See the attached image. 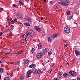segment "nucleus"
I'll return each mask as SVG.
<instances>
[{"label":"nucleus","mask_w":80,"mask_h":80,"mask_svg":"<svg viewBox=\"0 0 80 80\" xmlns=\"http://www.w3.org/2000/svg\"><path fill=\"white\" fill-rule=\"evenodd\" d=\"M59 35L58 33H56L51 37V39L50 38H48V41L49 42H51V40H53L55 38H57Z\"/></svg>","instance_id":"nucleus-1"},{"label":"nucleus","mask_w":80,"mask_h":80,"mask_svg":"<svg viewBox=\"0 0 80 80\" xmlns=\"http://www.w3.org/2000/svg\"><path fill=\"white\" fill-rule=\"evenodd\" d=\"M64 30L66 33L68 34L70 32V28L68 26H66L64 28Z\"/></svg>","instance_id":"nucleus-2"},{"label":"nucleus","mask_w":80,"mask_h":80,"mask_svg":"<svg viewBox=\"0 0 80 80\" xmlns=\"http://www.w3.org/2000/svg\"><path fill=\"white\" fill-rule=\"evenodd\" d=\"M70 75H71L72 77H76L77 76V73L76 72L72 71L69 72Z\"/></svg>","instance_id":"nucleus-3"},{"label":"nucleus","mask_w":80,"mask_h":80,"mask_svg":"<svg viewBox=\"0 0 80 80\" xmlns=\"http://www.w3.org/2000/svg\"><path fill=\"white\" fill-rule=\"evenodd\" d=\"M64 5L66 6H68L70 4V1L69 0H64Z\"/></svg>","instance_id":"nucleus-4"},{"label":"nucleus","mask_w":80,"mask_h":80,"mask_svg":"<svg viewBox=\"0 0 80 80\" xmlns=\"http://www.w3.org/2000/svg\"><path fill=\"white\" fill-rule=\"evenodd\" d=\"M36 57L38 59H39L42 57V54L41 53H38L36 54Z\"/></svg>","instance_id":"nucleus-5"},{"label":"nucleus","mask_w":80,"mask_h":80,"mask_svg":"<svg viewBox=\"0 0 80 80\" xmlns=\"http://www.w3.org/2000/svg\"><path fill=\"white\" fill-rule=\"evenodd\" d=\"M35 29L37 31H38V32H40V31H41V28H39L38 26H36L35 27Z\"/></svg>","instance_id":"nucleus-6"},{"label":"nucleus","mask_w":80,"mask_h":80,"mask_svg":"<svg viewBox=\"0 0 80 80\" xmlns=\"http://www.w3.org/2000/svg\"><path fill=\"white\" fill-rule=\"evenodd\" d=\"M17 17L19 18V19H23V16L22 15H17Z\"/></svg>","instance_id":"nucleus-7"},{"label":"nucleus","mask_w":80,"mask_h":80,"mask_svg":"<svg viewBox=\"0 0 80 80\" xmlns=\"http://www.w3.org/2000/svg\"><path fill=\"white\" fill-rule=\"evenodd\" d=\"M75 53L76 56H78V55H80V51H78L77 50H76L75 51Z\"/></svg>","instance_id":"nucleus-8"},{"label":"nucleus","mask_w":80,"mask_h":80,"mask_svg":"<svg viewBox=\"0 0 80 80\" xmlns=\"http://www.w3.org/2000/svg\"><path fill=\"white\" fill-rule=\"evenodd\" d=\"M32 73L34 74H36V73H37V70L35 69H33L32 70Z\"/></svg>","instance_id":"nucleus-9"},{"label":"nucleus","mask_w":80,"mask_h":80,"mask_svg":"<svg viewBox=\"0 0 80 80\" xmlns=\"http://www.w3.org/2000/svg\"><path fill=\"white\" fill-rule=\"evenodd\" d=\"M58 3L60 4V5H63V6H65V4L64 3V1H61L60 2H58Z\"/></svg>","instance_id":"nucleus-10"},{"label":"nucleus","mask_w":80,"mask_h":80,"mask_svg":"<svg viewBox=\"0 0 80 80\" xmlns=\"http://www.w3.org/2000/svg\"><path fill=\"white\" fill-rule=\"evenodd\" d=\"M58 75L59 78H62V73L61 72H58Z\"/></svg>","instance_id":"nucleus-11"},{"label":"nucleus","mask_w":80,"mask_h":80,"mask_svg":"<svg viewBox=\"0 0 80 80\" xmlns=\"http://www.w3.org/2000/svg\"><path fill=\"white\" fill-rule=\"evenodd\" d=\"M24 19L25 21H26V22H27L29 20L30 18H29L28 17H25Z\"/></svg>","instance_id":"nucleus-12"},{"label":"nucleus","mask_w":80,"mask_h":80,"mask_svg":"<svg viewBox=\"0 0 80 80\" xmlns=\"http://www.w3.org/2000/svg\"><path fill=\"white\" fill-rule=\"evenodd\" d=\"M42 47V45L41 43H39L38 45V49H41Z\"/></svg>","instance_id":"nucleus-13"},{"label":"nucleus","mask_w":80,"mask_h":80,"mask_svg":"<svg viewBox=\"0 0 80 80\" xmlns=\"http://www.w3.org/2000/svg\"><path fill=\"white\" fill-rule=\"evenodd\" d=\"M63 76L64 77H65V78H66V77H68V74H67V73H64L63 74Z\"/></svg>","instance_id":"nucleus-14"},{"label":"nucleus","mask_w":80,"mask_h":80,"mask_svg":"<svg viewBox=\"0 0 80 80\" xmlns=\"http://www.w3.org/2000/svg\"><path fill=\"white\" fill-rule=\"evenodd\" d=\"M12 54V52H8L5 53L6 55H11Z\"/></svg>","instance_id":"nucleus-15"},{"label":"nucleus","mask_w":80,"mask_h":80,"mask_svg":"<svg viewBox=\"0 0 80 80\" xmlns=\"http://www.w3.org/2000/svg\"><path fill=\"white\" fill-rule=\"evenodd\" d=\"M72 18H73V16H70V17H68L67 18V20H71V19H72Z\"/></svg>","instance_id":"nucleus-16"},{"label":"nucleus","mask_w":80,"mask_h":80,"mask_svg":"<svg viewBox=\"0 0 80 80\" xmlns=\"http://www.w3.org/2000/svg\"><path fill=\"white\" fill-rule=\"evenodd\" d=\"M24 24V25L27 27H30V24L27 23H25Z\"/></svg>","instance_id":"nucleus-17"},{"label":"nucleus","mask_w":80,"mask_h":80,"mask_svg":"<svg viewBox=\"0 0 80 80\" xmlns=\"http://www.w3.org/2000/svg\"><path fill=\"white\" fill-rule=\"evenodd\" d=\"M32 19L30 18L29 20L28 21V23H30V24H32Z\"/></svg>","instance_id":"nucleus-18"},{"label":"nucleus","mask_w":80,"mask_h":80,"mask_svg":"<svg viewBox=\"0 0 80 80\" xmlns=\"http://www.w3.org/2000/svg\"><path fill=\"white\" fill-rule=\"evenodd\" d=\"M29 62V60H28V59H27L25 60V62L24 64L26 65L27 64V63H28Z\"/></svg>","instance_id":"nucleus-19"},{"label":"nucleus","mask_w":80,"mask_h":80,"mask_svg":"<svg viewBox=\"0 0 80 80\" xmlns=\"http://www.w3.org/2000/svg\"><path fill=\"white\" fill-rule=\"evenodd\" d=\"M32 71L31 70H29V71H28L27 72V74H28V75H30V74H31L32 73Z\"/></svg>","instance_id":"nucleus-20"},{"label":"nucleus","mask_w":80,"mask_h":80,"mask_svg":"<svg viewBox=\"0 0 80 80\" xmlns=\"http://www.w3.org/2000/svg\"><path fill=\"white\" fill-rule=\"evenodd\" d=\"M19 4L20 5H24V4H23V3L22 2V1H19Z\"/></svg>","instance_id":"nucleus-21"},{"label":"nucleus","mask_w":80,"mask_h":80,"mask_svg":"<svg viewBox=\"0 0 80 80\" xmlns=\"http://www.w3.org/2000/svg\"><path fill=\"white\" fill-rule=\"evenodd\" d=\"M31 51L32 52V53H34V52H35V49L33 48H32L31 49Z\"/></svg>","instance_id":"nucleus-22"},{"label":"nucleus","mask_w":80,"mask_h":80,"mask_svg":"<svg viewBox=\"0 0 80 80\" xmlns=\"http://www.w3.org/2000/svg\"><path fill=\"white\" fill-rule=\"evenodd\" d=\"M4 80H10V78L8 77H6L5 78Z\"/></svg>","instance_id":"nucleus-23"},{"label":"nucleus","mask_w":80,"mask_h":80,"mask_svg":"<svg viewBox=\"0 0 80 80\" xmlns=\"http://www.w3.org/2000/svg\"><path fill=\"white\" fill-rule=\"evenodd\" d=\"M44 53H47L48 52V49H45L44 50Z\"/></svg>","instance_id":"nucleus-24"},{"label":"nucleus","mask_w":80,"mask_h":80,"mask_svg":"<svg viewBox=\"0 0 80 80\" xmlns=\"http://www.w3.org/2000/svg\"><path fill=\"white\" fill-rule=\"evenodd\" d=\"M3 71H4V70L3 68H0V72H1V73H3Z\"/></svg>","instance_id":"nucleus-25"},{"label":"nucleus","mask_w":80,"mask_h":80,"mask_svg":"<svg viewBox=\"0 0 80 80\" xmlns=\"http://www.w3.org/2000/svg\"><path fill=\"white\" fill-rule=\"evenodd\" d=\"M13 28H14V26L13 25H12L11 26V30H13Z\"/></svg>","instance_id":"nucleus-26"},{"label":"nucleus","mask_w":80,"mask_h":80,"mask_svg":"<svg viewBox=\"0 0 80 80\" xmlns=\"http://www.w3.org/2000/svg\"><path fill=\"white\" fill-rule=\"evenodd\" d=\"M67 15H70V11H67L66 12Z\"/></svg>","instance_id":"nucleus-27"},{"label":"nucleus","mask_w":80,"mask_h":80,"mask_svg":"<svg viewBox=\"0 0 80 80\" xmlns=\"http://www.w3.org/2000/svg\"><path fill=\"white\" fill-rule=\"evenodd\" d=\"M19 64H20V62H19V61H18L16 62H15V65H19Z\"/></svg>","instance_id":"nucleus-28"},{"label":"nucleus","mask_w":80,"mask_h":80,"mask_svg":"<svg viewBox=\"0 0 80 80\" xmlns=\"http://www.w3.org/2000/svg\"><path fill=\"white\" fill-rule=\"evenodd\" d=\"M29 75H30L29 74L27 73L26 75V78H28L29 77Z\"/></svg>","instance_id":"nucleus-29"},{"label":"nucleus","mask_w":80,"mask_h":80,"mask_svg":"<svg viewBox=\"0 0 80 80\" xmlns=\"http://www.w3.org/2000/svg\"><path fill=\"white\" fill-rule=\"evenodd\" d=\"M55 3V1H51L50 2V3H51V4H54Z\"/></svg>","instance_id":"nucleus-30"},{"label":"nucleus","mask_w":80,"mask_h":80,"mask_svg":"<svg viewBox=\"0 0 80 80\" xmlns=\"http://www.w3.org/2000/svg\"><path fill=\"white\" fill-rule=\"evenodd\" d=\"M7 21H8V22H10L11 21H12V18H9L7 20Z\"/></svg>","instance_id":"nucleus-31"},{"label":"nucleus","mask_w":80,"mask_h":80,"mask_svg":"<svg viewBox=\"0 0 80 80\" xmlns=\"http://www.w3.org/2000/svg\"><path fill=\"white\" fill-rule=\"evenodd\" d=\"M48 53L49 56H50V55L52 54V52L51 51L49 52Z\"/></svg>","instance_id":"nucleus-32"},{"label":"nucleus","mask_w":80,"mask_h":80,"mask_svg":"<svg viewBox=\"0 0 80 80\" xmlns=\"http://www.w3.org/2000/svg\"><path fill=\"white\" fill-rule=\"evenodd\" d=\"M33 67V65L32 64H31L29 66V68H32Z\"/></svg>","instance_id":"nucleus-33"},{"label":"nucleus","mask_w":80,"mask_h":80,"mask_svg":"<svg viewBox=\"0 0 80 80\" xmlns=\"http://www.w3.org/2000/svg\"><path fill=\"white\" fill-rule=\"evenodd\" d=\"M24 78H23V76H21L20 78V80H23Z\"/></svg>","instance_id":"nucleus-34"},{"label":"nucleus","mask_w":80,"mask_h":80,"mask_svg":"<svg viewBox=\"0 0 80 80\" xmlns=\"http://www.w3.org/2000/svg\"><path fill=\"white\" fill-rule=\"evenodd\" d=\"M17 22V19H15L13 21L14 23H15Z\"/></svg>","instance_id":"nucleus-35"},{"label":"nucleus","mask_w":80,"mask_h":80,"mask_svg":"<svg viewBox=\"0 0 80 80\" xmlns=\"http://www.w3.org/2000/svg\"><path fill=\"white\" fill-rule=\"evenodd\" d=\"M37 73L38 74H40L41 73V71H40L37 70Z\"/></svg>","instance_id":"nucleus-36"},{"label":"nucleus","mask_w":80,"mask_h":80,"mask_svg":"<svg viewBox=\"0 0 80 80\" xmlns=\"http://www.w3.org/2000/svg\"><path fill=\"white\" fill-rule=\"evenodd\" d=\"M32 67H33V68H35V67H36L35 64H32Z\"/></svg>","instance_id":"nucleus-37"},{"label":"nucleus","mask_w":80,"mask_h":80,"mask_svg":"<svg viewBox=\"0 0 80 80\" xmlns=\"http://www.w3.org/2000/svg\"><path fill=\"white\" fill-rule=\"evenodd\" d=\"M77 80H80V78L79 77H77Z\"/></svg>","instance_id":"nucleus-38"},{"label":"nucleus","mask_w":80,"mask_h":80,"mask_svg":"<svg viewBox=\"0 0 80 80\" xmlns=\"http://www.w3.org/2000/svg\"><path fill=\"white\" fill-rule=\"evenodd\" d=\"M3 34V32H0V36H2V35Z\"/></svg>","instance_id":"nucleus-39"},{"label":"nucleus","mask_w":80,"mask_h":80,"mask_svg":"<svg viewBox=\"0 0 80 80\" xmlns=\"http://www.w3.org/2000/svg\"><path fill=\"white\" fill-rule=\"evenodd\" d=\"M0 10H1L3 11V8H0Z\"/></svg>","instance_id":"nucleus-40"},{"label":"nucleus","mask_w":80,"mask_h":80,"mask_svg":"<svg viewBox=\"0 0 80 80\" xmlns=\"http://www.w3.org/2000/svg\"><path fill=\"white\" fill-rule=\"evenodd\" d=\"M28 35H31V33H30V32H28L27 33Z\"/></svg>","instance_id":"nucleus-41"},{"label":"nucleus","mask_w":80,"mask_h":80,"mask_svg":"<svg viewBox=\"0 0 80 80\" xmlns=\"http://www.w3.org/2000/svg\"><path fill=\"white\" fill-rule=\"evenodd\" d=\"M30 30L31 32H34V31L33 30V29H31Z\"/></svg>","instance_id":"nucleus-42"},{"label":"nucleus","mask_w":80,"mask_h":80,"mask_svg":"<svg viewBox=\"0 0 80 80\" xmlns=\"http://www.w3.org/2000/svg\"><path fill=\"white\" fill-rule=\"evenodd\" d=\"M55 65V63H54L53 64V65L52 66V67H54V65Z\"/></svg>","instance_id":"nucleus-43"},{"label":"nucleus","mask_w":80,"mask_h":80,"mask_svg":"<svg viewBox=\"0 0 80 80\" xmlns=\"http://www.w3.org/2000/svg\"><path fill=\"white\" fill-rule=\"evenodd\" d=\"M27 36H28V33H26V37H27Z\"/></svg>","instance_id":"nucleus-44"},{"label":"nucleus","mask_w":80,"mask_h":80,"mask_svg":"<svg viewBox=\"0 0 80 80\" xmlns=\"http://www.w3.org/2000/svg\"><path fill=\"white\" fill-rule=\"evenodd\" d=\"M63 42H64V43H66V41L65 40H63Z\"/></svg>","instance_id":"nucleus-45"},{"label":"nucleus","mask_w":80,"mask_h":80,"mask_svg":"<svg viewBox=\"0 0 80 80\" xmlns=\"http://www.w3.org/2000/svg\"><path fill=\"white\" fill-rule=\"evenodd\" d=\"M24 36H25V34H24V35L22 36V38H23V37H24Z\"/></svg>","instance_id":"nucleus-46"},{"label":"nucleus","mask_w":80,"mask_h":80,"mask_svg":"<svg viewBox=\"0 0 80 80\" xmlns=\"http://www.w3.org/2000/svg\"><path fill=\"white\" fill-rule=\"evenodd\" d=\"M13 7H15V6H16V5H15V4H14L13 5Z\"/></svg>","instance_id":"nucleus-47"},{"label":"nucleus","mask_w":80,"mask_h":80,"mask_svg":"<svg viewBox=\"0 0 80 80\" xmlns=\"http://www.w3.org/2000/svg\"><path fill=\"white\" fill-rule=\"evenodd\" d=\"M65 47H68V45L67 44H66L65 45Z\"/></svg>","instance_id":"nucleus-48"},{"label":"nucleus","mask_w":80,"mask_h":80,"mask_svg":"<svg viewBox=\"0 0 80 80\" xmlns=\"http://www.w3.org/2000/svg\"><path fill=\"white\" fill-rule=\"evenodd\" d=\"M1 78H2V76L1 75H0V80H1Z\"/></svg>","instance_id":"nucleus-49"},{"label":"nucleus","mask_w":80,"mask_h":80,"mask_svg":"<svg viewBox=\"0 0 80 80\" xmlns=\"http://www.w3.org/2000/svg\"><path fill=\"white\" fill-rule=\"evenodd\" d=\"M22 53V51L20 53H19V54L20 55V54H21V53Z\"/></svg>","instance_id":"nucleus-50"},{"label":"nucleus","mask_w":80,"mask_h":80,"mask_svg":"<svg viewBox=\"0 0 80 80\" xmlns=\"http://www.w3.org/2000/svg\"><path fill=\"white\" fill-rule=\"evenodd\" d=\"M44 2H47V0H44Z\"/></svg>","instance_id":"nucleus-51"},{"label":"nucleus","mask_w":80,"mask_h":80,"mask_svg":"<svg viewBox=\"0 0 80 80\" xmlns=\"http://www.w3.org/2000/svg\"><path fill=\"white\" fill-rule=\"evenodd\" d=\"M42 55H44L45 54V53H44V52L42 53Z\"/></svg>","instance_id":"nucleus-52"},{"label":"nucleus","mask_w":80,"mask_h":80,"mask_svg":"<svg viewBox=\"0 0 80 80\" xmlns=\"http://www.w3.org/2000/svg\"><path fill=\"white\" fill-rule=\"evenodd\" d=\"M11 77H12V76H13V74H11Z\"/></svg>","instance_id":"nucleus-53"},{"label":"nucleus","mask_w":80,"mask_h":80,"mask_svg":"<svg viewBox=\"0 0 80 80\" xmlns=\"http://www.w3.org/2000/svg\"><path fill=\"white\" fill-rule=\"evenodd\" d=\"M25 41H27V39L26 38H25L24 39Z\"/></svg>","instance_id":"nucleus-54"},{"label":"nucleus","mask_w":80,"mask_h":80,"mask_svg":"<svg viewBox=\"0 0 80 80\" xmlns=\"http://www.w3.org/2000/svg\"><path fill=\"white\" fill-rule=\"evenodd\" d=\"M41 20H43V18H41Z\"/></svg>","instance_id":"nucleus-55"},{"label":"nucleus","mask_w":80,"mask_h":80,"mask_svg":"<svg viewBox=\"0 0 80 80\" xmlns=\"http://www.w3.org/2000/svg\"><path fill=\"white\" fill-rule=\"evenodd\" d=\"M2 63V61H0V63Z\"/></svg>","instance_id":"nucleus-56"},{"label":"nucleus","mask_w":80,"mask_h":80,"mask_svg":"<svg viewBox=\"0 0 80 80\" xmlns=\"http://www.w3.org/2000/svg\"><path fill=\"white\" fill-rule=\"evenodd\" d=\"M42 65H43V66H44V64L43 63H42Z\"/></svg>","instance_id":"nucleus-57"},{"label":"nucleus","mask_w":80,"mask_h":80,"mask_svg":"<svg viewBox=\"0 0 80 80\" xmlns=\"http://www.w3.org/2000/svg\"><path fill=\"white\" fill-rule=\"evenodd\" d=\"M56 80H58V78H56Z\"/></svg>","instance_id":"nucleus-58"},{"label":"nucleus","mask_w":80,"mask_h":80,"mask_svg":"<svg viewBox=\"0 0 80 80\" xmlns=\"http://www.w3.org/2000/svg\"><path fill=\"white\" fill-rule=\"evenodd\" d=\"M50 71H52V69H51Z\"/></svg>","instance_id":"nucleus-59"},{"label":"nucleus","mask_w":80,"mask_h":80,"mask_svg":"<svg viewBox=\"0 0 80 80\" xmlns=\"http://www.w3.org/2000/svg\"><path fill=\"white\" fill-rule=\"evenodd\" d=\"M68 65H70V63H68Z\"/></svg>","instance_id":"nucleus-60"},{"label":"nucleus","mask_w":80,"mask_h":80,"mask_svg":"<svg viewBox=\"0 0 80 80\" xmlns=\"http://www.w3.org/2000/svg\"><path fill=\"white\" fill-rule=\"evenodd\" d=\"M30 1V0H27V1L28 2Z\"/></svg>","instance_id":"nucleus-61"},{"label":"nucleus","mask_w":80,"mask_h":80,"mask_svg":"<svg viewBox=\"0 0 80 80\" xmlns=\"http://www.w3.org/2000/svg\"><path fill=\"white\" fill-rule=\"evenodd\" d=\"M72 80H76V79H72Z\"/></svg>","instance_id":"nucleus-62"},{"label":"nucleus","mask_w":80,"mask_h":80,"mask_svg":"<svg viewBox=\"0 0 80 80\" xmlns=\"http://www.w3.org/2000/svg\"><path fill=\"white\" fill-rule=\"evenodd\" d=\"M48 62H49V60H48Z\"/></svg>","instance_id":"nucleus-63"},{"label":"nucleus","mask_w":80,"mask_h":80,"mask_svg":"<svg viewBox=\"0 0 80 80\" xmlns=\"http://www.w3.org/2000/svg\"><path fill=\"white\" fill-rule=\"evenodd\" d=\"M51 72H52V71H50V73H51Z\"/></svg>","instance_id":"nucleus-64"}]
</instances>
